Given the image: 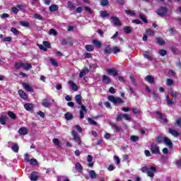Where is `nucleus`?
Here are the masks:
<instances>
[{
  "label": "nucleus",
  "instance_id": "obj_31",
  "mask_svg": "<svg viewBox=\"0 0 181 181\" xmlns=\"http://www.w3.org/2000/svg\"><path fill=\"white\" fill-rule=\"evenodd\" d=\"M23 66H25V64L23 62H16L14 67L16 70H20L21 67L23 69Z\"/></svg>",
  "mask_w": 181,
  "mask_h": 181
},
{
  "label": "nucleus",
  "instance_id": "obj_46",
  "mask_svg": "<svg viewBox=\"0 0 181 181\" xmlns=\"http://www.w3.org/2000/svg\"><path fill=\"white\" fill-rule=\"evenodd\" d=\"M49 62L54 67H59V63L54 59H49Z\"/></svg>",
  "mask_w": 181,
  "mask_h": 181
},
{
  "label": "nucleus",
  "instance_id": "obj_20",
  "mask_svg": "<svg viewBox=\"0 0 181 181\" xmlns=\"http://www.w3.org/2000/svg\"><path fill=\"white\" fill-rule=\"evenodd\" d=\"M6 121H8V116L3 115L0 117V124L1 125H6Z\"/></svg>",
  "mask_w": 181,
  "mask_h": 181
},
{
  "label": "nucleus",
  "instance_id": "obj_64",
  "mask_svg": "<svg viewBox=\"0 0 181 181\" xmlns=\"http://www.w3.org/2000/svg\"><path fill=\"white\" fill-rule=\"evenodd\" d=\"M167 84L168 86H173V80L170 78H167Z\"/></svg>",
  "mask_w": 181,
  "mask_h": 181
},
{
  "label": "nucleus",
  "instance_id": "obj_52",
  "mask_svg": "<svg viewBox=\"0 0 181 181\" xmlns=\"http://www.w3.org/2000/svg\"><path fill=\"white\" fill-rule=\"evenodd\" d=\"M52 142L54 144V145H56V146L60 147V141H59V139H53Z\"/></svg>",
  "mask_w": 181,
  "mask_h": 181
},
{
  "label": "nucleus",
  "instance_id": "obj_12",
  "mask_svg": "<svg viewBox=\"0 0 181 181\" xmlns=\"http://www.w3.org/2000/svg\"><path fill=\"white\" fill-rule=\"evenodd\" d=\"M74 100H75L76 104H78V105H82V104H83V102H82L83 97H81V94L76 95L75 98H74Z\"/></svg>",
  "mask_w": 181,
  "mask_h": 181
},
{
  "label": "nucleus",
  "instance_id": "obj_18",
  "mask_svg": "<svg viewBox=\"0 0 181 181\" xmlns=\"http://www.w3.org/2000/svg\"><path fill=\"white\" fill-rule=\"evenodd\" d=\"M87 161L88 162V168H93V166H94V162H93V156L88 155L87 157Z\"/></svg>",
  "mask_w": 181,
  "mask_h": 181
},
{
  "label": "nucleus",
  "instance_id": "obj_54",
  "mask_svg": "<svg viewBox=\"0 0 181 181\" xmlns=\"http://www.w3.org/2000/svg\"><path fill=\"white\" fill-rule=\"evenodd\" d=\"M49 35H53V36H57V31L53 28L49 30Z\"/></svg>",
  "mask_w": 181,
  "mask_h": 181
},
{
  "label": "nucleus",
  "instance_id": "obj_3",
  "mask_svg": "<svg viewBox=\"0 0 181 181\" xmlns=\"http://www.w3.org/2000/svg\"><path fill=\"white\" fill-rule=\"evenodd\" d=\"M107 99L113 104H124V100L121 98H115L114 95L107 96Z\"/></svg>",
  "mask_w": 181,
  "mask_h": 181
},
{
  "label": "nucleus",
  "instance_id": "obj_16",
  "mask_svg": "<svg viewBox=\"0 0 181 181\" xmlns=\"http://www.w3.org/2000/svg\"><path fill=\"white\" fill-rule=\"evenodd\" d=\"M89 70H88V68L87 67H84L82 71L79 73V77L81 78H83V77H84V76H86V74H88L89 73Z\"/></svg>",
  "mask_w": 181,
  "mask_h": 181
},
{
  "label": "nucleus",
  "instance_id": "obj_35",
  "mask_svg": "<svg viewBox=\"0 0 181 181\" xmlns=\"http://www.w3.org/2000/svg\"><path fill=\"white\" fill-rule=\"evenodd\" d=\"M169 94H170V95L173 97V98H175V100H176V98H177V95H179V93L174 92L172 89L169 90Z\"/></svg>",
  "mask_w": 181,
  "mask_h": 181
},
{
  "label": "nucleus",
  "instance_id": "obj_26",
  "mask_svg": "<svg viewBox=\"0 0 181 181\" xmlns=\"http://www.w3.org/2000/svg\"><path fill=\"white\" fill-rule=\"evenodd\" d=\"M23 88H25V90H27L29 91L30 93L33 92V88H32L31 86H29V83H23Z\"/></svg>",
  "mask_w": 181,
  "mask_h": 181
},
{
  "label": "nucleus",
  "instance_id": "obj_58",
  "mask_svg": "<svg viewBox=\"0 0 181 181\" xmlns=\"http://www.w3.org/2000/svg\"><path fill=\"white\" fill-rule=\"evenodd\" d=\"M37 46H38L40 50H43V52H47V48L45 47L42 45L37 44Z\"/></svg>",
  "mask_w": 181,
  "mask_h": 181
},
{
  "label": "nucleus",
  "instance_id": "obj_61",
  "mask_svg": "<svg viewBox=\"0 0 181 181\" xmlns=\"http://www.w3.org/2000/svg\"><path fill=\"white\" fill-rule=\"evenodd\" d=\"M175 125H177L179 128H180L181 129V118L180 117L177 119Z\"/></svg>",
  "mask_w": 181,
  "mask_h": 181
},
{
  "label": "nucleus",
  "instance_id": "obj_2",
  "mask_svg": "<svg viewBox=\"0 0 181 181\" xmlns=\"http://www.w3.org/2000/svg\"><path fill=\"white\" fill-rule=\"evenodd\" d=\"M168 8L167 6H160L156 10V13L158 16L163 18V16H166L168 15Z\"/></svg>",
  "mask_w": 181,
  "mask_h": 181
},
{
  "label": "nucleus",
  "instance_id": "obj_51",
  "mask_svg": "<svg viewBox=\"0 0 181 181\" xmlns=\"http://www.w3.org/2000/svg\"><path fill=\"white\" fill-rule=\"evenodd\" d=\"M152 94L154 98H156V100H160V96H159V94L157 93L156 91L153 90Z\"/></svg>",
  "mask_w": 181,
  "mask_h": 181
},
{
  "label": "nucleus",
  "instance_id": "obj_13",
  "mask_svg": "<svg viewBox=\"0 0 181 181\" xmlns=\"http://www.w3.org/2000/svg\"><path fill=\"white\" fill-rule=\"evenodd\" d=\"M43 107H46V108H49L50 105H52V102L49 99H44L42 102L41 103Z\"/></svg>",
  "mask_w": 181,
  "mask_h": 181
},
{
  "label": "nucleus",
  "instance_id": "obj_47",
  "mask_svg": "<svg viewBox=\"0 0 181 181\" xmlns=\"http://www.w3.org/2000/svg\"><path fill=\"white\" fill-rule=\"evenodd\" d=\"M158 54H160V56H166V54H168V52L165 49H160L158 51Z\"/></svg>",
  "mask_w": 181,
  "mask_h": 181
},
{
  "label": "nucleus",
  "instance_id": "obj_15",
  "mask_svg": "<svg viewBox=\"0 0 181 181\" xmlns=\"http://www.w3.org/2000/svg\"><path fill=\"white\" fill-rule=\"evenodd\" d=\"M30 179L31 181H37V180L39 179V176H37V172L33 171L30 174Z\"/></svg>",
  "mask_w": 181,
  "mask_h": 181
},
{
  "label": "nucleus",
  "instance_id": "obj_34",
  "mask_svg": "<svg viewBox=\"0 0 181 181\" xmlns=\"http://www.w3.org/2000/svg\"><path fill=\"white\" fill-rule=\"evenodd\" d=\"M100 18H108L110 16V13H107V11H100Z\"/></svg>",
  "mask_w": 181,
  "mask_h": 181
},
{
  "label": "nucleus",
  "instance_id": "obj_59",
  "mask_svg": "<svg viewBox=\"0 0 181 181\" xmlns=\"http://www.w3.org/2000/svg\"><path fill=\"white\" fill-rule=\"evenodd\" d=\"M35 19H38L39 21H43V17L40 16V14L35 13L34 14Z\"/></svg>",
  "mask_w": 181,
  "mask_h": 181
},
{
  "label": "nucleus",
  "instance_id": "obj_45",
  "mask_svg": "<svg viewBox=\"0 0 181 181\" xmlns=\"http://www.w3.org/2000/svg\"><path fill=\"white\" fill-rule=\"evenodd\" d=\"M67 5H68V8L71 9V11H74V9H76V6H74V4H73V2L68 1Z\"/></svg>",
  "mask_w": 181,
  "mask_h": 181
},
{
  "label": "nucleus",
  "instance_id": "obj_24",
  "mask_svg": "<svg viewBox=\"0 0 181 181\" xmlns=\"http://www.w3.org/2000/svg\"><path fill=\"white\" fill-rule=\"evenodd\" d=\"M102 81L105 84H110L111 83V78L110 77L107 76V75H103L102 78Z\"/></svg>",
  "mask_w": 181,
  "mask_h": 181
},
{
  "label": "nucleus",
  "instance_id": "obj_10",
  "mask_svg": "<svg viewBox=\"0 0 181 181\" xmlns=\"http://www.w3.org/2000/svg\"><path fill=\"white\" fill-rule=\"evenodd\" d=\"M168 134H170L173 135V136H175V138H177V136H180V134L177 132V130H175L172 128H168Z\"/></svg>",
  "mask_w": 181,
  "mask_h": 181
},
{
  "label": "nucleus",
  "instance_id": "obj_48",
  "mask_svg": "<svg viewBox=\"0 0 181 181\" xmlns=\"http://www.w3.org/2000/svg\"><path fill=\"white\" fill-rule=\"evenodd\" d=\"M125 13L130 15V16H135V12L132 10H125Z\"/></svg>",
  "mask_w": 181,
  "mask_h": 181
},
{
  "label": "nucleus",
  "instance_id": "obj_39",
  "mask_svg": "<svg viewBox=\"0 0 181 181\" xmlns=\"http://www.w3.org/2000/svg\"><path fill=\"white\" fill-rule=\"evenodd\" d=\"M7 115H8V117L11 118V119H16V114H15L12 111H8Z\"/></svg>",
  "mask_w": 181,
  "mask_h": 181
},
{
  "label": "nucleus",
  "instance_id": "obj_7",
  "mask_svg": "<svg viewBox=\"0 0 181 181\" xmlns=\"http://www.w3.org/2000/svg\"><path fill=\"white\" fill-rule=\"evenodd\" d=\"M61 45L62 46H66V45H69V46H73V40L71 38L68 37L67 39H62L61 40Z\"/></svg>",
  "mask_w": 181,
  "mask_h": 181
},
{
  "label": "nucleus",
  "instance_id": "obj_23",
  "mask_svg": "<svg viewBox=\"0 0 181 181\" xmlns=\"http://www.w3.org/2000/svg\"><path fill=\"white\" fill-rule=\"evenodd\" d=\"M18 94L23 100H28V95H26V93H25L22 89L18 90Z\"/></svg>",
  "mask_w": 181,
  "mask_h": 181
},
{
  "label": "nucleus",
  "instance_id": "obj_21",
  "mask_svg": "<svg viewBox=\"0 0 181 181\" xmlns=\"http://www.w3.org/2000/svg\"><path fill=\"white\" fill-rule=\"evenodd\" d=\"M110 126L112 127V128H113V129H115V132L116 133L121 132V131H122V127L115 124H110Z\"/></svg>",
  "mask_w": 181,
  "mask_h": 181
},
{
  "label": "nucleus",
  "instance_id": "obj_5",
  "mask_svg": "<svg viewBox=\"0 0 181 181\" xmlns=\"http://www.w3.org/2000/svg\"><path fill=\"white\" fill-rule=\"evenodd\" d=\"M74 140L75 142H78V145L80 146L81 145V139L80 138V136H78V134L76 131L71 132Z\"/></svg>",
  "mask_w": 181,
  "mask_h": 181
},
{
  "label": "nucleus",
  "instance_id": "obj_44",
  "mask_svg": "<svg viewBox=\"0 0 181 181\" xmlns=\"http://www.w3.org/2000/svg\"><path fill=\"white\" fill-rule=\"evenodd\" d=\"M20 25H21V26H23V28L30 27V24L29 23V22H26V21H21Z\"/></svg>",
  "mask_w": 181,
  "mask_h": 181
},
{
  "label": "nucleus",
  "instance_id": "obj_36",
  "mask_svg": "<svg viewBox=\"0 0 181 181\" xmlns=\"http://www.w3.org/2000/svg\"><path fill=\"white\" fill-rule=\"evenodd\" d=\"M124 33L129 35V33H132V28L129 26H126L123 28Z\"/></svg>",
  "mask_w": 181,
  "mask_h": 181
},
{
  "label": "nucleus",
  "instance_id": "obj_11",
  "mask_svg": "<svg viewBox=\"0 0 181 181\" xmlns=\"http://www.w3.org/2000/svg\"><path fill=\"white\" fill-rule=\"evenodd\" d=\"M111 19H112L113 23L116 26H121L122 25V23H121V21H119V18H118V17H117V16H112Z\"/></svg>",
  "mask_w": 181,
  "mask_h": 181
},
{
  "label": "nucleus",
  "instance_id": "obj_25",
  "mask_svg": "<svg viewBox=\"0 0 181 181\" xmlns=\"http://www.w3.org/2000/svg\"><path fill=\"white\" fill-rule=\"evenodd\" d=\"M75 168L79 173H83V165L80 163H76L75 164Z\"/></svg>",
  "mask_w": 181,
  "mask_h": 181
},
{
  "label": "nucleus",
  "instance_id": "obj_41",
  "mask_svg": "<svg viewBox=\"0 0 181 181\" xmlns=\"http://www.w3.org/2000/svg\"><path fill=\"white\" fill-rule=\"evenodd\" d=\"M146 33L148 36H153V35H155V31H153V30H152L151 28H148V29L146 30Z\"/></svg>",
  "mask_w": 181,
  "mask_h": 181
},
{
  "label": "nucleus",
  "instance_id": "obj_6",
  "mask_svg": "<svg viewBox=\"0 0 181 181\" xmlns=\"http://www.w3.org/2000/svg\"><path fill=\"white\" fill-rule=\"evenodd\" d=\"M111 53H112V48L111 46L109 44L105 45V47L103 48V54H105V56H107V54H111Z\"/></svg>",
  "mask_w": 181,
  "mask_h": 181
},
{
  "label": "nucleus",
  "instance_id": "obj_28",
  "mask_svg": "<svg viewBox=\"0 0 181 181\" xmlns=\"http://www.w3.org/2000/svg\"><path fill=\"white\" fill-rule=\"evenodd\" d=\"M49 12H56V11H59V6L57 4H52L49 8Z\"/></svg>",
  "mask_w": 181,
  "mask_h": 181
},
{
  "label": "nucleus",
  "instance_id": "obj_53",
  "mask_svg": "<svg viewBox=\"0 0 181 181\" xmlns=\"http://www.w3.org/2000/svg\"><path fill=\"white\" fill-rule=\"evenodd\" d=\"M130 139L132 142H136V141H139V136H131Z\"/></svg>",
  "mask_w": 181,
  "mask_h": 181
},
{
  "label": "nucleus",
  "instance_id": "obj_37",
  "mask_svg": "<svg viewBox=\"0 0 181 181\" xmlns=\"http://www.w3.org/2000/svg\"><path fill=\"white\" fill-rule=\"evenodd\" d=\"M88 122L90 125H93V127H97L98 125V123H97V122H95L94 119L90 117L88 118Z\"/></svg>",
  "mask_w": 181,
  "mask_h": 181
},
{
  "label": "nucleus",
  "instance_id": "obj_49",
  "mask_svg": "<svg viewBox=\"0 0 181 181\" xmlns=\"http://www.w3.org/2000/svg\"><path fill=\"white\" fill-rule=\"evenodd\" d=\"M129 78L132 81V83L133 84V86H134L135 87H136L138 86V84H136V80L134 78V76H130Z\"/></svg>",
  "mask_w": 181,
  "mask_h": 181
},
{
  "label": "nucleus",
  "instance_id": "obj_17",
  "mask_svg": "<svg viewBox=\"0 0 181 181\" xmlns=\"http://www.w3.org/2000/svg\"><path fill=\"white\" fill-rule=\"evenodd\" d=\"M144 80L145 81H147V83H150V84H153L155 83V78L151 75H147Z\"/></svg>",
  "mask_w": 181,
  "mask_h": 181
},
{
  "label": "nucleus",
  "instance_id": "obj_22",
  "mask_svg": "<svg viewBox=\"0 0 181 181\" xmlns=\"http://www.w3.org/2000/svg\"><path fill=\"white\" fill-rule=\"evenodd\" d=\"M92 43L94 45L95 47H98L99 49L103 46V43L100 41H98V40H93Z\"/></svg>",
  "mask_w": 181,
  "mask_h": 181
},
{
  "label": "nucleus",
  "instance_id": "obj_29",
  "mask_svg": "<svg viewBox=\"0 0 181 181\" xmlns=\"http://www.w3.org/2000/svg\"><path fill=\"white\" fill-rule=\"evenodd\" d=\"M24 108L26 110V111H32V110H33V104L25 103L24 105Z\"/></svg>",
  "mask_w": 181,
  "mask_h": 181
},
{
  "label": "nucleus",
  "instance_id": "obj_40",
  "mask_svg": "<svg viewBox=\"0 0 181 181\" xmlns=\"http://www.w3.org/2000/svg\"><path fill=\"white\" fill-rule=\"evenodd\" d=\"M165 100H166L168 105H175V102H173V100H170V98H169V95H167L165 97Z\"/></svg>",
  "mask_w": 181,
  "mask_h": 181
},
{
  "label": "nucleus",
  "instance_id": "obj_43",
  "mask_svg": "<svg viewBox=\"0 0 181 181\" xmlns=\"http://www.w3.org/2000/svg\"><path fill=\"white\" fill-rule=\"evenodd\" d=\"M112 52H113L115 54H117V53H119V52H121V49L119 47L115 46L112 47Z\"/></svg>",
  "mask_w": 181,
  "mask_h": 181
},
{
  "label": "nucleus",
  "instance_id": "obj_62",
  "mask_svg": "<svg viewBox=\"0 0 181 181\" xmlns=\"http://www.w3.org/2000/svg\"><path fill=\"white\" fill-rule=\"evenodd\" d=\"M84 9L85 11H86L88 13H90V14L93 13V10H91V8L88 6L84 7Z\"/></svg>",
  "mask_w": 181,
  "mask_h": 181
},
{
  "label": "nucleus",
  "instance_id": "obj_4",
  "mask_svg": "<svg viewBox=\"0 0 181 181\" xmlns=\"http://www.w3.org/2000/svg\"><path fill=\"white\" fill-rule=\"evenodd\" d=\"M151 152L153 155H160V148L159 146L152 144L151 145Z\"/></svg>",
  "mask_w": 181,
  "mask_h": 181
},
{
  "label": "nucleus",
  "instance_id": "obj_42",
  "mask_svg": "<svg viewBox=\"0 0 181 181\" xmlns=\"http://www.w3.org/2000/svg\"><path fill=\"white\" fill-rule=\"evenodd\" d=\"M100 4L101 6H108V5H110V1H108V0H101L100 1Z\"/></svg>",
  "mask_w": 181,
  "mask_h": 181
},
{
  "label": "nucleus",
  "instance_id": "obj_63",
  "mask_svg": "<svg viewBox=\"0 0 181 181\" xmlns=\"http://www.w3.org/2000/svg\"><path fill=\"white\" fill-rule=\"evenodd\" d=\"M3 42H12V37H6L3 38Z\"/></svg>",
  "mask_w": 181,
  "mask_h": 181
},
{
  "label": "nucleus",
  "instance_id": "obj_56",
  "mask_svg": "<svg viewBox=\"0 0 181 181\" xmlns=\"http://www.w3.org/2000/svg\"><path fill=\"white\" fill-rule=\"evenodd\" d=\"M43 45L47 49H50L52 47V45L47 41H43Z\"/></svg>",
  "mask_w": 181,
  "mask_h": 181
},
{
  "label": "nucleus",
  "instance_id": "obj_57",
  "mask_svg": "<svg viewBox=\"0 0 181 181\" xmlns=\"http://www.w3.org/2000/svg\"><path fill=\"white\" fill-rule=\"evenodd\" d=\"M139 18L140 19H141V21L144 22V23H148V19H146V17H145V16L140 14Z\"/></svg>",
  "mask_w": 181,
  "mask_h": 181
},
{
  "label": "nucleus",
  "instance_id": "obj_1",
  "mask_svg": "<svg viewBox=\"0 0 181 181\" xmlns=\"http://www.w3.org/2000/svg\"><path fill=\"white\" fill-rule=\"evenodd\" d=\"M155 141L156 144H157L158 145L165 144V145H166V146H168V148H173V143L172 142V140H170V139H169L168 137L158 135L156 137Z\"/></svg>",
  "mask_w": 181,
  "mask_h": 181
},
{
  "label": "nucleus",
  "instance_id": "obj_14",
  "mask_svg": "<svg viewBox=\"0 0 181 181\" xmlns=\"http://www.w3.org/2000/svg\"><path fill=\"white\" fill-rule=\"evenodd\" d=\"M68 84H69L71 90L74 91H78V86H77V84H76L73 81H69L68 82Z\"/></svg>",
  "mask_w": 181,
  "mask_h": 181
},
{
  "label": "nucleus",
  "instance_id": "obj_19",
  "mask_svg": "<svg viewBox=\"0 0 181 181\" xmlns=\"http://www.w3.org/2000/svg\"><path fill=\"white\" fill-rule=\"evenodd\" d=\"M18 134L20 135H28V128L23 127L18 129Z\"/></svg>",
  "mask_w": 181,
  "mask_h": 181
},
{
  "label": "nucleus",
  "instance_id": "obj_32",
  "mask_svg": "<svg viewBox=\"0 0 181 181\" xmlns=\"http://www.w3.org/2000/svg\"><path fill=\"white\" fill-rule=\"evenodd\" d=\"M89 177L90 179H97V173H95V171L91 170L89 171Z\"/></svg>",
  "mask_w": 181,
  "mask_h": 181
},
{
  "label": "nucleus",
  "instance_id": "obj_60",
  "mask_svg": "<svg viewBox=\"0 0 181 181\" xmlns=\"http://www.w3.org/2000/svg\"><path fill=\"white\" fill-rule=\"evenodd\" d=\"M123 115L121 114L117 115V117L116 118L117 122H119V121H122Z\"/></svg>",
  "mask_w": 181,
  "mask_h": 181
},
{
  "label": "nucleus",
  "instance_id": "obj_38",
  "mask_svg": "<svg viewBox=\"0 0 181 181\" xmlns=\"http://www.w3.org/2000/svg\"><path fill=\"white\" fill-rule=\"evenodd\" d=\"M85 49H86V50H87V52H93L94 50V45H86L85 46Z\"/></svg>",
  "mask_w": 181,
  "mask_h": 181
},
{
  "label": "nucleus",
  "instance_id": "obj_55",
  "mask_svg": "<svg viewBox=\"0 0 181 181\" xmlns=\"http://www.w3.org/2000/svg\"><path fill=\"white\" fill-rule=\"evenodd\" d=\"M23 69L24 70H29V69H32V64L29 63L24 64Z\"/></svg>",
  "mask_w": 181,
  "mask_h": 181
},
{
  "label": "nucleus",
  "instance_id": "obj_9",
  "mask_svg": "<svg viewBox=\"0 0 181 181\" xmlns=\"http://www.w3.org/2000/svg\"><path fill=\"white\" fill-rule=\"evenodd\" d=\"M106 71L109 76H113V77L118 76V71L115 69H107Z\"/></svg>",
  "mask_w": 181,
  "mask_h": 181
},
{
  "label": "nucleus",
  "instance_id": "obj_8",
  "mask_svg": "<svg viewBox=\"0 0 181 181\" xmlns=\"http://www.w3.org/2000/svg\"><path fill=\"white\" fill-rule=\"evenodd\" d=\"M143 173H148V170H151L152 172H156V168L153 166L151 167H143L141 169Z\"/></svg>",
  "mask_w": 181,
  "mask_h": 181
},
{
  "label": "nucleus",
  "instance_id": "obj_33",
  "mask_svg": "<svg viewBox=\"0 0 181 181\" xmlns=\"http://www.w3.org/2000/svg\"><path fill=\"white\" fill-rule=\"evenodd\" d=\"M65 119H66V121H70L71 119H73V114H71L69 112H67L65 115Z\"/></svg>",
  "mask_w": 181,
  "mask_h": 181
},
{
  "label": "nucleus",
  "instance_id": "obj_50",
  "mask_svg": "<svg viewBox=\"0 0 181 181\" xmlns=\"http://www.w3.org/2000/svg\"><path fill=\"white\" fill-rule=\"evenodd\" d=\"M11 32H12V33L16 35V36L19 35V30L18 29H16V28L12 27L11 28Z\"/></svg>",
  "mask_w": 181,
  "mask_h": 181
},
{
  "label": "nucleus",
  "instance_id": "obj_27",
  "mask_svg": "<svg viewBox=\"0 0 181 181\" xmlns=\"http://www.w3.org/2000/svg\"><path fill=\"white\" fill-rule=\"evenodd\" d=\"M156 40H157L158 45H159L160 46H163V45L166 44V42L165 41V40H163V38L160 37H156Z\"/></svg>",
  "mask_w": 181,
  "mask_h": 181
},
{
  "label": "nucleus",
  "instance_id": "obj_30",
  "mask_svg": "<svg viewBox=\"0 0 181 181\" xmlns=\"http://www.w3.org/2000/svg\"><path fill=\"white\" fill-rule=\"evenodd\" d=\"M11 149L13 152H15V153H18V152H19V146L17 144V143H14L13 144V146L11 147Z\"/></svg>",
  "mask_w": 181,
  "mask_h": 181
}]
</instances>
